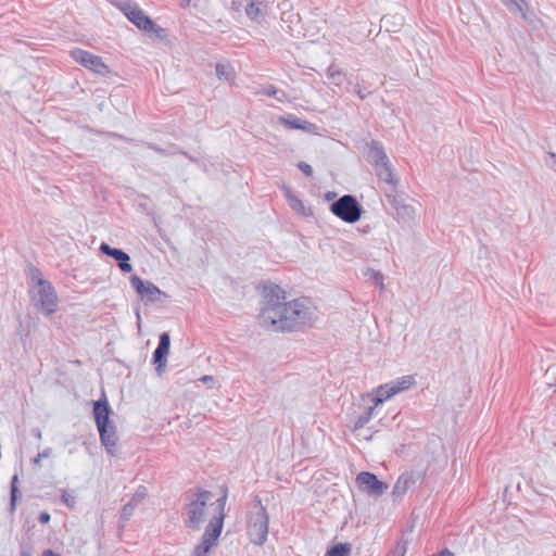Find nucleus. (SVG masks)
<instances>
[{
	"label": "nucleus",
	"mask_w": 556,
	"mask_h": 556,
	"mask_svg": "<svg viewBox=\"0 0 556 556\" xmlns=\"http://www.w3.org/2000/svg\"><path fill=\"white\" fill-rule=\"evenodd\" d=\"M374 407H367L354 421L352 431H358L364 428L374 417Z\"/></svg>",
	"instance_id": "412c9836"
},
{
	"label": "nucleus",
	"mask_w": 556,
	"mask_h": 556,
	"mask_svg": "<svg viewBox=\"0 0 556 556\" xmlns=\"http://www.w3.org/2000/svg\"><path fill=\"white\" fill-rule=\"evenodd\" d=\"M215 71L217 77L222 80L230 81L235 77L233 67L230 64L217 63Z\"/></svg>",
	"instance_id": "5701e85b"
},
{
	"label": "nucleus",
	"mask_w": 556,
	"mask_h": 556,
	"mask_svg": "<svg viewBox=\"0 0 556 556\" xmlns=\"http://www.w3.org/2000/svg\"><path fill=\"white\" fill-rule=\"evenodd\" d=\"M28 294H29V296H30V299H31V300H33V299H35V293H33V290H31V289L28 291Z\"/></svg>",
	"instance_id": "3c124183"
},
{
	"label": "nucleus",
	"mask_w": 556,
	"mask_h": 556,
	"mask_svg": "<svg viewBox=\"0 0 556 556\" xmlns=\"http://www.w3.org/2000/svg\"><path fill=\"white\" fill-rule=\"evenodd\" d=\"M111 407L105 399H100L93 403V416L99 431L101 444L105 451L114 456L117 452L116 428L110 420Z\"/></svg>",
	"instance_id": "f03ea898"
},
{
	"label": "nucleus",
	"mask_w": 556,
	"mask_h": 556,
	"mask_svg": "<svg viewBox=\"0 0 556 556\" xmlns=\"http://www.w3.org/2000/svg\"><path fill=\"white\" fill-rule=\"evenodd\" d=\"M38 520L41 523H48L50 521V514L47 511H41L38 516Z\"/></svg>",
	"instance_id": "a19ab883"
},
{
	"label": "nucleus",
	"mask_w": 556,
	"mask_h": 556,
	"mask_svg": "<svg viewBox=\"0 0 556 556\" xmlns=\"http://www.w3.org/2000/svg\"><path fill=\"white\" fill-rule=\"evenodd\" d=\"M375 170L379 179L390 185L392 190H395L399 180L393 173L390 161L375 166Z\"/></svg>",
	"instance_id": "6ab92c4d"
},
{
	"label": "nucleus",
	"mask_w": 556,
	"mask_h": 556,
	"mask_svg": "<svg viewBox=\"0 0 556 556\" xmlns=\"http://www.w3.org/2000/svg\"><path fill=\"white\" fill-rule=\"evenodd\" d=\"M215 545H216V543L202 536L201 541L194 546V548L192 551V556H207L211 548Z\"/></svg>",
	"instance_id": "4be33fe9"
},
{
	"label": "nucleus",
	"mask_w": 556,
	"mask_h": 556,
	"mask_svg": "<svg viewBox=\"0 0 556 556\" xmlns=\"http://www.w3.org/2000/svg\"><path fill=\"white\" fill-rule=\"evenodd\" d=\"M351 553V544L349 543H337L332 545L325 556H349Z\"/></svg>",
	"instance_id": "393cba45"
},
{
	"label": "nucleus",
	"mask_w": 556,
	"mask_h": 556,
	"mask_svg": "<svg viewBox=\"0 0 556 556\" xmlns=\"http://www.w3.org/2000/svg\"><path fill=\"white\" fill-rule=\"evenodd\" d=\"M225 514L215 515L206 526L202 536L217 544V540L222 534L224 527Z\"/></svg>",
	"instance_id": "a211bd4d"
},
{
	"label": "nucleus",
	"mask_w": 556,
	"mask_h": 556,
	"mask_svg": "<svg viewBox=\"0 0 556 556\" xmlns=\"http://www.w3.org/2000/svg\"><path fill=\"white\" fill-rule=\"evenodd\" d=\"M17 481H18L17 475H14L12 478V481H11V504H10L11 511H14L16 501H17V498L21 497V492L17 486Z\"/></svg>",
	"instance_id": "bb28decb"
},
{
	"label": "nucleus",
	"mask_w": 556,
	"mask_h": 556,
	"mask_svg": "<svg viewBox=\"0 0 556 556\" xmlns=\"http://www.w3.org/2000/svg\"><path fill=\"white\" fill-rule=\"evenodd\" d=\"M27 338H28V334H26L25 338L22 339L25 345H26Z\"/></svg>",
	"instance_id": "5fc2aeb1"
},
{
	"label": "nucleus",
	"mask_w": 556,
	"mask_h": 556,
	"mask_svg": "<svg viewBox=\"0 0 556 556\" xmlns=\"http://www.w3.org/2000/svg\"><path fill=\"white\" fill-rule=\"evenodd\" d=\"M130 283L136 292L141 296L142 300L155 303L161 302L162 298H166L165 292L161 291L151 281H144L139 276L132 275L130 277Z\"/></svg>",
	"instance_id": "1a4fd4ad"
},
{
	"label": "nucleus",
	"mask_w": 556,
	"mask_h": 556,
	"mask_svg": "<svg viewBox=\"0 0 556 556\" xmlns=\"http://www.w3.org/2000/svg\"><path fill=\"white\" fill-rule=\"evenodd\" d=\"M117 7L139 30L161 40L167 36L165 28L157 25L137 3L126 1Z\"/></svg>",
	"instance_id": "7ed1b4c3"
},
{
	"label": "nucleus",
	"mask_w": 556,
	"mask_h": 556,
	"mask_svg": "<svg viewBox=\"0 0 556 556\" xmlns=\"http://www.w3.org/2000/svg\"><path fill=\"white\" fill-rule=\"evenodd\" d=\"M137 320H138V324H139V323H140V320H141V316H140V313H139V312H137Z\"/></svg>",
	"instance_id": "603ef678"
},
{
	"label": "nucleus",
	"mask_w": 556,
	"mask_h": 556,
	"mask_svg": "<svg viewBox=\"0 0 556 556\" xmlns=\"http://www.w3.org/2000/svg\"><path fill=\"white\" fill-rule=\"evenodd\" d=\"M29 278L31 281H35V273L33 271L31 268H29Z\"/></svg>",
	"instance_id": "de8ad7c7"
},
{
	"label": "nucleus",
	"mask_w": 556,
	"mask_h": 556,
	"mask_svg": "<svg viewBox=\"0 0 556 556\" xmlns=\"http://www.w3.org/2000/svg\"><path fill=\"white\" fill-rule=\"evenodd\" d=\"M37 309L45 316H51L58 308L59 298L54 287L41 277L37 270Z\"/></svg>",
	"instance_id": "0eeeda50"
},
{
	"label": "nucleus",
	"mask_w": 556,
	"mask_h": 556,
	"mask_svg": "<svg viewBox=\"0 0 556 556\" xmlns=\"http://www.w3.org/2000/svg\"><path fill=\"white\" fill-rule=\"evenodd\" d=\"M414 383L415 379L413 376H402L390 382L378 386L375 390L386 402L395 394L408 390Z\"/></svg>",
	"instance_id": "9d476101"
},
{
	"label": "nucleus",
	"mask_w": 556,
	"mask_h": 556,
	"mask_svg": "<svg viewBox=\"0 0 556 556\" xmlns=\"http://www.w3.org/2000/svg\"><path fill=\"white\" fill-rule=\"evenodd\" d=\"M185 2L189 3V2H190V0H185Z\"/></svg>",
	"instance_id": "4d7b16f0"
},
{
	"label": "nucleus",
	"mask_w": 556,
	"mask_h": 556,
	"mask_svg": "<svg viewBox=\"0 0 556 556\" xmlns=\"http://www.w3.org/2000/svg\"><path fill=\"white\" fill-rule=\"evenodd\" d=\"M113 136H114V137L122 138V139H124V140H126V141H129V142H134V140H132V139H126V138H124V137H122V136H118L117 134H114Z\"/></svg>",
	"instance_id": "8fccbe9b"
},
{
	"label": "nucleus",
	"mask_w": 556,
	"mask_h": 556,
	"mask_svg": "<svg viewBox=\"0 0 556 556\" xmlns=\"http://www.w3.org/2000/svg\"><path fill=\"white\" fill-rule=\"evenodd\" d=\"M226 501H227V492H225L223 494V496H220L218 500H217V508H218V514H225V505H226Z\"/></svg>",
	"instance_id": "e433bc0d"
},
{
	"label": "nucleus",
	"mask_w": 556,
	"mask_h": 556,
	"mask_svg": "<svg viewBox=\"0 0 556 556\" xmlns=\"http://www.w3.org/2000/svg\"><path fill=\"white\" fill-rule=\"evenodd\" d=\"M407 552V542L405 540H400L395 547L391 551L390 556H405Z\"/></svg>",
	"instance_id": "7c9ffc66"
},
{
	"label": "nucleus",
	"mask_w": 556,
	"mask_h": 556,
	"mask_svg": "<svg viewBox=\"0 0 556 556\" xmlns=\"http://www.w3.org/2000/svg\"><path fill=\"white\" fill-rule=\"evenodd\" d=\"M70 54L76 63L96 74L105 75L109 73L108 65L104 64L102 58L99 55L92 54L91 52L79 48L71 50Z\"/></svg>",
	"instance_id": "6e6552de"
},
{
	"label": "nucleus",
	"mask_w": 556,
	"mask_h": 556,
	"mask_svg": "<svg viewBox=\"0 0 556 556\" xmlns=\"http://www.w3.org/2000/svg\"><path fill=\"white\" fill-rule=\"evenodd\" d=\"M370 229H371V227H370L369 225H367V226H365V227L362 229V231H363L364 233H367V232H369V231H370Z\"/></svg>",
	"instance_id": "09e8293b"
},
{
	"label": "nucleus",
	"mask_w": 556,
	"mask_h": 556,
	"mask_svg": "<svg viewBox=\"0 0 556 556\" xmlns=\"http://www.w3.org/2000/svg\"><path fill=\"white\" fill-rule=\"evenodd\" d=\"M356 93L361 99H365L370 92L366 90V88L357 85L356 86Z\"/></svg>",
	"instance_id": "58836bf2"
},
{
	"label": "nucleus",
	"mask_w": 556,
	"mask_h": 556,
	"mask_svg": "<svg viewBox=\"0 0 556 556\" xmlns=\"http://www.w3.org/2000/svg\"><path fill=\"white\" fill-rule=\"evenodd\" d=\"M371 395V402H372V405L370 407H374V412L376 410V407L379 406L380 404H382L384 401H383V397H381L377 392L376 390L374 389L372 393L370 394Z\"/></svg>",
	"instance_id": "c9c22d12"
},
{
	"label": "nucleus",
	"mask_w": 556,
	"mask_h": 556,
	"mask_svg": "<svg viewBox=\"0 0 556 556\" xmlns=\"http://www.w3.org/2000/svg\"><path fill=\"white\" fill-rule=\"evenodd\" d=\"M356 482L362 491L367 493L381 496L388 489V485L380 481L375 473L368 471H362L356 477Z\"/></svg>",
	"instance_id": "9b49d317"
},
{
	"label": "nucleus",
	"mask_w": 556,
	"mask_h": 556,
	"mask_svg": "<svg viewBox=\"0 0 556 556\" xmlns=\"http://www.w3.org/2000/svg\"><path fill=\"white\" fill-rule=\"evenodd\" d=\"M302 118L288 114L286 117H280V123L289 129H299Z\"/></svg>",
	"instance_id": "cd10ccee"
},
{
	"label": "nucleus",
	"mask_w": 556,
	"mask_h": 556,
	"mask_svg": "<svg viewBox=\"0 0 556 556\" xmlns=\"http://www.w3.org/2000/svg\"><path fill=\"white\" fill-rule=\"evenodd\" d=\"M99 251L102 254L114 258L123 273H130L132 270L130 256L122 249L112 248L109 243L102 242L99 247Z\"/></svg>",
	"instance_id": "4468645a"
},
{
	"label": "nucleus",
	"mask_w": 556,
	"mask_h": 556,
	"mask_svg": "<svg viewBox=\"0 0 556 556\" xmlns=\"http://www.w3.org/2000/svg\"><path fill=\"white\" fill-rule=\"evenodd\" d=\"M260 324L273 331H296L311 326L316 318V306L309 298L287 302L286 291L274 282L262 286Z\"/></svg>",
	"instance_id": "f257e3e1"
},
{
	"label": "nucleus",
	"mask_w": 556,
	"mask_h": 556,
	"mask_svg": "<svg viewBox=\"0 0 556 556\" xmlns=\"http://www.w3.org/2000/svg\"><path fill=\"white\" fill-rule=\"evenodd\" d=\"M505 3L509 7V10L513 12H520L522 16L525 17L523 13V0H505Z\"/></svg>",
	"instance_id": "473e14b6"
},
{
	"label": "nucleus",
	"mask_w": 556,
	"mask_h": 556,
	"mask_svg": "<svg viewBox=\"0 0 556 556\" xmlns=\"http://www.w3.org/2000/svg\"><path fill=\"white\" fill-rule=\"evenodd\" d=\"M296 166L305 176L311 177L313 175V168L308 163L301 161Z\"/></svg>",
	"instance_id": "f704fd0d"
},
{
	"label": "nucleus",
	"mask_w": 556,
	"mask_h": 556,
	"mask_svg": "<svg viewBox=\"0 0 556 556\" xmlns=\"http://www.w3.org/2000/svg\"><path fill=\"white\" fill-rule=\"evenodd\" d=\"M330 212L348 224H354L362 217L363 207L352 194H344L330 204Z\"/></svg>",
	"instance_id": "423d86ee"
},
{
	"label": "nucleus",
	"mask_w": 556,
	"mask_h": 556,
	"mask_svg": "<svg viewBox=\"0 0 556 556\" xmlns=\"http://www.w3.org/2000/svg\"><path fill=\"white\" fill-rule=\"evenodd\" d=\"M213 494L207 490L197 489L194 493L188 495L186 505L187 519L185 527L191 530H200L206 518V506L212 500Z\"/></svg>",
	"instance_id": "20e7f679"
},
{
	"label": "nucleus",
	"mask_w": 556,
	"mask_h": 556,
	"mask_svg": "<svg viewBox=\"0 0 556 556\" xmlns=\"http://www.w3.org/2000/svg\"><path fill=\"white\" fill-rule=\"evenodd\" d=\"M392 204L397 211L403 210L406 214H410L414 211L410 205L404 204L401 195L394 197Z\"/></svg>",
	"instance_id": "2f4dec72"
},
{
	"label": "nucleus",
	"mask_w": 556,
	"mask_h": 556,
	"mask_svg": "<svg viewBox=\"0 0 556 556\" xmlns=\"http://www.w3.org/2000/svg\"><path fill=\"white\" fill-rule=\"evenodd\" d=\"M42 556H60V555L54 553L52 549H45L42 552Z\"/></svg>",
	"instance_id": "c03bdc74"
},
{
	"label": "nucleus",
	"mask_w": 556,
	"mask_h": 556,
	"mask_svg": "<svg viewBox=\"0 0 556 556\" xmlns=\"http://www.w3.org/2000/svg\"><path fill=\"white\" fill-rule=\"evenodd\" d=\"M365 276L372 280L374 285L377 286L381 291L384 289V278L380 271H377L372 268H368Z\"/></svg>",
	"instance_id": "a878e982"
},
{
	"label": "nucleus",
	"mask_w": 556,
	"mask_h": 556,
	"mask_svg": "<svg viewBox=\"0 0 556 556\" xmlns=\"http://www.w3.org/2000/svg\"><path fill=\"white\" fill-rule=\"evenodd\" d=\"M198 166L203 169L205 173L208 172V167H207V164L204 162V161H201L200 160V164H198Z\"/></svg>",
	"instance_id": "a18cd8bd"
},
{
	"label": "nucleus",
	"mask_w": 556,
	"mask_h": 556,
	"mask_svg": "<svg viewBox=\"0 0 556 556\" xmlns=\"http://www.w3.org/2000/svg\"><path fill=\"white\" fill-rule=\"evenodd\" d=\"M200 381L204 384H212L214 383L215 379L213 376L205 375L200 378Z\"/></svg>",
	"instance_id": "37998d69"
},
{
	"label": "nucleus",
	"mask_w": 556,
	"mask_h": 556,
	"mask_svg": "<svg viewBox=\"0 0 556 556\" xmlns=\"http://www.w3.org/2000/svg\"><path fill=\"white\" fill-rule=\"evenodd\" d=\"M285 198L288 201L290 207L298 214L307 216L309 212L306 211V207L301 199H299L290 188H285Z\"/></svg>",
	"instance_id": "aec40b11"
},
{
	"label": "nucleus",
	"mask_w": 556,
	"mask_h": 556,
	"mask_svg": "<svg viewBox=\"0 0 556 556\" xmlns=\"http://www.w3.org/2000/svg\"><path fill=\"white\" fill-rule=\"evenodd\" d=\"M148 148L153 150V151H155V152H157V153H160V154H163V155H168L169 154L166 150H164V149H162V148H160V147H157V146H155L153 143H149Z\"/></svg>",
	"instance_id": "ea45409f"
},
{
	"label": "nucleus",
	"mask_w": 556,
	"mask_h": 556,
	"mask_svg": "<svg viewBox=\"0 0 556 556\" xmlns=\"http://www.w3.org/2000/svg\"><path fill=\"white\" fill-rule=\"evenodd\" d=\"M552 399L556 403V391H554Z\"/></svg>",
	"instance_id": "864d4df0"
},
{
	"label": "nucleus",
	"mask_w": 556,
	"mask_h": 556,
	"mask_svg": "<svg viewBox=\"0 0 556 556\" xmlns=\"http://www.w3.org/2000/svg\"><path fill=\"white\" fill-rule=\"evenodd\" d=\"M52 455V448H46L40 453H37V465L39 464L40 459L48 458Z\"/></svg>",
	"instance_id": "4c0bfd02"
},
{
	"label": "nucleus",
	"mask_w": 556,
	"mask_h": 556,
	"mask_svg": "<svg viewBox=\"0 0 556 556\" xmlns=\"http://www.w3.org/2000/svg\"><path fill=\"white\" fill-rule=\"evenodd\" d=\"M341 76L342 72L339 68H336L332 65L327 68V77L331 79L336 85L341 84Z\"/></svg>",
	"instance_id": "c756f323"
},
{
	"label": "nucleus",
	"mask_w": 556,
	"mask_h": 556,
	"mask_svg": "<svg viewBox=\"0 0 556 556\" xmlns=\"http://www.w3.org/2000/svg\"><path fill=\"white\" fill-rule=\"evenodd\" d=\"M21 556H31V552L23 548L21 552Z\"/></svg>",
	"instance_id": "49530a36"
},
{
	"label": "nucleus",
	"mask_w": 556,
	"mask_h": 556,
	"mask_svg": "<svg viewBox=\"0 0 556 556\" xmlns=\"http://www.w3.org/2000/svg\"><path fill=\"white\" fill-rule=\"evenodd\" d=\"M244 12L253 22H260L267 14L268 0H244Z\"/></svg>",
	"instance_id": "dca6fc26"
},
{
	"label": "nucleus",
	"mask_w": 556,
	"mask_h": 556,
	"mask_svg": "<svg viewBox=\"0 0 556 556\" xmlns=\"http://www.w3.org/2000/svg\"><path fill=\"white\" fill-rule=\"evenodd\" d=\"M147 495V488L144 485H139L136 492L132 494L131 498L122 508L119 516L122 528H124L125 523L130 520V518L134 515V511L136 510L138 505L143 502Z\"/></svg>",
	"instance_id": "2eb2a0df"
},
{
	"label": "nucleus",
	"mask_w": 556,
	"mask_h": 556,
	"mask_svg": "<svg viewBox=\"0 0 556 556\" xmlns=\"http://www.w3.org/2000/svg\"><path fill=\"white\" fill-rule=\"evenodd\" d=\"M424 479V473L420 471H406L403 472L393 485V495L396 497L403 496L410 490L417 482Z\"/></svg>",
	"instance_id": "ddd939ff"
},
{
	"label": "nucleus",
	"mask_w": 556,
	"mask_h": 556,
	"mask_svg": "<svg viewBox=\"0 0 556 556\" xmlns=\"http://www.w3.org/2000/svg\"><path fill=\"white\" fill-rule=\"evenodd\" d=\"M169 348L170 337L168 332L161 333L159 344L152 355V363L155 365V370L159 375H162L165 371Z\"/></svg>",
	"instance_id": "f8f14e48"
},
{
	"label": "nucleus",
	"mask_w": 556,
	"mask_h": 556,
	"mask_svg": "<svg viewBox=\"0 0 556 556\" xmlns=\"http://www.w3.org/2000/svg\"><path fill=\"white\" fill-rule=\"evenodd\" d=\"M300 125L301 126H300L299 130H303V131L309 132V134H317L318 127L315 124H313L308 121L302 119Z\"/></svg>",
	"instance_id": "72a5a7b5"
},
{
	"label": "nucleus",
	"mask_w": 556,
	"mask_h": 556,
	"mask_svg": "<svg viewBox=\"0 0 556 556\" xmlns=\"http://www.w3.org/2000/svg\"><path fill=\"white\" fill-rule=\"evenodd\" d=\"M367 161L374 166L389 161L383 144L378 140H371L368 144Z\"/></svg>",
	"instance_id": "f3484780"
},
{
	"label": "nucleus",
	"mask_w": 556,
	"mask_h": 556,
	"mask_svg": "<svg viewBox=\"0 0 556 556\" xmlns=\"http://www.w3.org/2000/svg\"><path fill=\"white\" fill-rule=\"evenodd\" d=\"M180 153H181L184 156H186L189 161H191L192 163H194V164H197V165H198V164H200V160H199L198 157H195V156H193V155L189 154V153H188V152H186V151H180Z\"/></svg>",
	"instance_id": "79ce46f5"
},
{
	"label": "nucleus",
	"mask_w": 556,
	"mask_h": 556,
	"mask_svg": "<svg viewBox=\"0 0 556 556\" xmlns=\"http://www.w3.org/2000/svg\"><path fill=\"white\" fill-rule=\"evenodd\" d=\"M332 195H334V193H329V194L327 195V198H328V199H330V198H332Z\"/></svg>",
	"instance_id": "6e6d98bb"
},
{
	"label": "nucleus",
	"mask_w": 556,
	"mask_h": 556,
	"mask_svg": "<svg viewBox=\"0 0 556 556\" xmlns=\"http://www.w3.org/2000/svg\"><path fill=\"white\" fill-rule=\"evenodd\" d=\"M62 502L70 508L76 505V495L74 490H63Z\"/></svg>",
	"instance_id": "c85d7f7f"
},
{
	"label": "nucleus",
	"mask_w": 556,
	"mask_h": 556,
	"mask_svg": "<svg viewBox=\"0 0 556 556\" xmlns=\"http://www.w3.org/2000/svg\"><path fill=\"white\" fill-rule=\"evenodd\" d=\"M269 516L258 497L252 506L248 515L247 533L251 543L263 545L268 535Z\"/></svg>",
	"instance_id": "39448f33"
},
{
	"label": "nucleus",
	"mask_w": 556,
	"mask_h": 556,
	"mask_svg": "<svg viewBox=\"0 0 556 556\" xmlns=\"http://www.w3.org/2000/svg\"><path fill=\"white\" fill-rule=\"evenodd\" d=\"M256 94H263V96H267V97H274L276 98L279 102H283L285 98H286V93L285 91L282 90H279L277 89L274 85L271 84H268V85H265L264 87H262L257 92Z\"/></svg>",
	"instance_id": "b1692460"
}]
</instances>
